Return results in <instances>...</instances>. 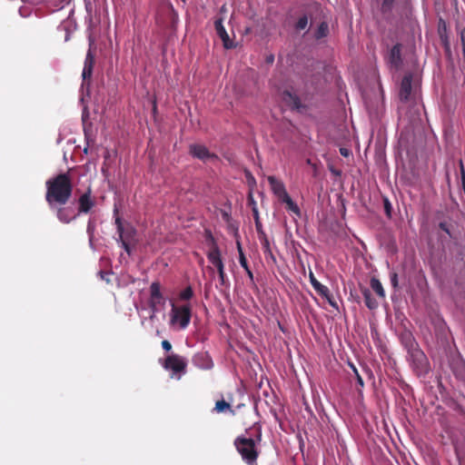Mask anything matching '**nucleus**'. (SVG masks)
Here are the masks:
<instances>
[{"label":"nucleus","mask_w":465,"mask_h":465,"mask_svg":"<svg viewBox=\"0 0 465 465\" xmlns=\"http://www.w3.org/2000/svg\"><path fill=\"white\" fill-rule=\"evenodd\" d=\"M46 201L53 208L56 204L64 205L72 194V183L65 173L59 174L46 182Z\"/></svg>","instance_id":"1"},{"label":"nucleus","mask_w":465,"mask_h":465,"mask_svg":"<svg viewBox=\"0 0 465 465\" xmlns=\"http://www.w3.org/2000/svg\"><path fill=\"white\" fill-rule=\"evenodd\" d=\"M169 324L174 330H184L191 321V306L189 304L176 305L172 302L169 313Z\"/></svg>","instance_id":"2"},{"label":"nucleus","mask_w":465,"mask_h":465,"mask_svg":"<svg viewBox=\"0 0 465 465\" xmlns=\"http://www.w3.org/2000/svg\"><path fill=\"white\" fill-rule=\"evenodd\" d=\"M260 440V437L257 440L252 439L239 437L235 440V446L239 453L241 454L243 460L249 465H256V459L258 451L256 448V442Z\"/></svg>","instance_id":"3"},{"label":"nucleus","mask_w":465,"mask_h":465,"mask_svg":"<svg viewBox=\"0 0 465 465\" xmlns=\"http://www.w3.org/2000/svg\"><path fill=\"white\" fill-rule=\"evenodd\" d=\"M186 361L182 356L171 354L166 357L163 363V367L166 371H172L171 378L180 380L182 374L184 373L186 368Z\"/></svg>","instance_id":"4"},{"label":"nucleus","mask_w":465,"mask_h":465,"mask_svg":"<svg viewBox=\"0 0 465 465\" xmlns=\"http://www.w3.org/2000/svg\"><path fill=\"white\" fill-rule=\"evenodd\" d=\"M116 222L122 246L127 253H131V247L138 242L136 231L132 226L123 227L118 220Z\"/></svg>","instance_id":"5"},{"label":"nucleus","mask_w":465,"mask_h":465,"mask_svg":"<svg viewBox=\"0 0 465 465\" xmlns=\"http://www.w3.org/2000/svg\"><path fill=\"white\" fill-rule=\"evenodd\" d=\"M267 180L270 183L272 192L279 199V201L282 199L286 194H288L285 186L282 181H280L279 179L272 175L268 176Z\"/></svg>","instance_id":"6"},{"label":"nucleus","mask_w":465,"mask_h":465,"mask_svg":"<svg viewBox=\"0 0 465 465\" xmlns=\"http://www.w3.org/2000/svg\"><path fill=\"white\" fill-rule=\"evenodd\" d=\"M191 153L203 161H210L215 158V155L211 153L208 149L202 144H193L190 147Z\"/></svg>","instance_id":"7"},{"label":"nucleus","mask_w":465,"mask_h":465,"mask_svg":"<svg viewBox=\"0 0 465 465\" xmlns=\"http://www.w3.org/2000/svg\"><path fill=\"white\" fill-rule=\"evenodd\" d=\"M215 30L219 37L222 39L223 46L226 49L232 48L234 46L233 42L230 39L229 35L227 34L223 25V19L220 18L215 21Z\"/></svg>","instance_id":"8"},{"label":"nucleus","mask_w":465,"mask_h":465,"mask_svg":"<svg viewBox=\"0 0 465 465\" xmlns=\"http://www.w3.org/2000/svg\"><path fill=\"white\" fill-rule=\"evenodd\" d=\"M94 63V56L90 48L86 54V57L84 60V69H83V73H82V76H83L84 80L91 77Z\"/></svg>","instance_id":"9"},{"label":"nucleus","mask_w":465,"mask_h":465,"mask_svg":"<svg viewBox=\"0 0 465 465\" xmlns=\"http://www.w3.org/2000/svg\"><path fill=\"white\" fill-rule=\"evenodd\" d=\"M411 93V76L406 75L401 81L400 96L401 100L409 99Z\"/></svg>","instance_id":"10"},{"label":"nucleus","mask_w":465,"mask_h":465,"mask_svg":"<svg viewBox=\"0 0 465 465\" xmlns=\"http://www.w3.org/2000/svg\"><path fill=\"white\" fill-rule=\"evenodd\" d=\"M309 278H310V282L312 285V287L314 288V290L322 296L323 297H328L329 295V289L322 284L320 282L317 281V279L315 278L314 274L310 272L309 273Z\"/></svg>","instance_id":"11"},{"label":"nucleus","mask_w":465,"mask_h":465,"mask_svg":"<svg viewBox=\"0 0 465 465\" xmlns=\"http://www.w3.org/2000/svg\"><path fill=\"white\" fill-rule=\"evenodd\" d=\"M94 205L90 198V192L83 194L79 199V212L87 213Z\"/></svg>","instance_id":"12"},{"label":"nucleus","mask_w":465,"mask_h":465,"mask_svg":"<svg viewBox=\"0 0 465 465\" xmlns=\"http://www.w3.org/2000/svg\"><path fill=\"white\" fill-rule=\"evenodd\" d=\"M282 203L286 204L288 211L294 213L296 216L301 215V211L298 205L292 200L289 194H286L282 199L280 200Z\"/></svg>","instance_id":"13"},{"label":"nucleus","mask_w":465,"mask_h":465,"mask_svg":"<svg viewBox=\"0 0 465 465\" xmlns=\"http://www.w3.org/2000/svg\"><path fill=\"white\" fill-rule=\"evenodd\" d=\"M57 217L63 223H69L75 215L69 208H59L57 211Z\"/></svg>","instance_id":"14"},{"label":"nucleus","mask_w":465,"mask_h":465,"mask_svg":"<svg viewBox=\"0 0 465 465\" xmlns=\"http://www.w3.org/2000/svg\"><path fill=\"white\" fill-rule=\"evenodd\" d=\"M214 411L218 413L231 411L232 413L234 414V412L231 410V403L225 401L224 400H220V401H216Z\"/></svg>","instance_id":"15"},{"label":"nucleus","mask_w":465,"mask_h":465,"mask_svg":"<svg viewBox=\"0 0 465 465\" xmlns=\"http://www.w3.org/2000/svg\"><path fill=\"white\" fill-rule=\"evenodd\" d=\"M371 286L372 288V290L381 298H384L385 297V292H384V289L381 283V282L376 279V278H372L371 280Z\"/></svg>","instance_id":"16"},{"label":"nucleus","mask_w":465,"mask_h":465,"mask_svg":"<svg viewBox=\"0 0 465 465\" xmlns=\"http://www.w3.org/2000/svg\"><path fill=\"white\" fill-rule=\"evenodd\" d=\"M208 258L215 267L223 264L220 252L218 251V249H213V251H211L208 254Z\"/></svg>","instance_id":"17"},{"label":"nucleus","mask_w":465,"mask_h":465,"mask_svg":"<svg viewBox=\"0 0 465 465\" xmlns=\"http://www.w3.org/2000/svg\"><path fill=\"white\" fill-rule=\"evenodd\" d=\"M401 61V50L398 45H395L392 47L391 51V62L395 65L398 66Z\"/></svg>","instance_id":"18"},{"label":"nucleus","mask_w":465,"mask_h":465,"mask_svg":"<svg viewBox=\"0 0 465 465\" xmlns=\"http://www.w3.org/2000/svg\"><path fill=\"white\" fill-rule=\"evenodd\" d=\"M362 294L365 299V303L370 309H374L377 307V302L371 297V292L368 289L362 290Z\"/></svg>","instance_id":"19"},{"label":"nucleus","mask_w":465,"mask_h":465,"mask_svg":"<svg viewBox=\"0 0 465 465\" xmlns=\"http://www.w3.org/2000/svg\"><path fill=\"white\" fill-rule=\"evenodd\" d=\"M249 198L250 200L253 203V208H252V211H253V214H254V218H255V225H256V229H257V232L259 233H261V232H263L262 229V224H261V222L259 220V213H258V210H257V207L255 206V203L253 202V199H252V195L250 194L249 195Z\"/></svg>","instance_id":"20"},{"label":"nucleus","mask_w":465,"mask_h":465,"mask_svg":"<svg viewBox=\"0 0 465 465\" xmlns=\"http://www.w3.org/2000/svg\"><path fill=\"white\" fill-rule=\"evenodd\" d=\"M150 290H151V298L160 299L162 294L160 292V285L157 282H153Z\"/></svg>","instance_id":"21"},{"label":"nucleus","mask_w":465,"mask_h":465,"mask_svg":"<svg viewBox=\"0 0 465 465\" xmlns=\"http://www.w3.org/2000/svg\"><path fill=\"white\" fill-rule=\"evenodd\" d=\"M238 249L240 252V263L246 270L249 276L252 277V272L248 268L246 258L244 257L240 245H238Z\"/></svg>","instance_id":"22"},{"label":"nucleus","mask_w":465,"mask_h":465,"mask_svg":"<svg viewBox=\"0 0 465 465\" xmlns=\"http://www.w3.org/2000/svg\"><path fill=\"white\" fill-rule=\"evenodd\" d=\"M260 237L262 240V244L264 249V252H271L269 240L267 239V237L263 232H261Z\"/></svg>","instance_id":"23"},{"label":"nucleus","mask_w":465,"mask_h":465,"mask_svg":"<svg viewBox=\"0 0 465 465\" xmlns=\"http://www.w3.org/2000/svg\"><path fill=\"white\" fill-rule=\"evenodd\" d=\"M308 25V18L307 16H302L297 24H296V29L297 30H304Z\"/></svg>","instance_id":"24"},{"label":"nucleus","mask_w":465,"mask_h":465,"mask_svg":"<svg viewBox=\"0 0 465 465\" xmlns=\"http://www.w3.org/2000/svg\"><path fill=\"white\" fill-rule=\"evenodd\" d=\"M328 33V25L324 23L321 24L317 32V37L321 38L327 35Z\"/></svg>","instance_id":"25"},{"label":"nucleus","mask_w":465,"mask_h":465,"mask_svg":"<svg viewBox=\"0 0 465 465\" xmlns=\"http://www.w3.org/2000/svg\"><path fill=\"white\" fill-rule=\"evenodd\" d=\"M150 303H151V307L154 312L156 311V306L160 305V304H163L164 300H163V296H161L160 299L151 298Z\"/></svg>","instance_id":"26"},{"label":"nucleus","mask_w":465,"mask_h":465,"mask_svg":"<svg viewBox=\"0 0 465 465\" xmlns=\"http://www.w3.org/2000/svg\"><path fill=\"white\" fill-rule=\"evenodd\" d=\"M193 296V291L190 287L185 288L183 292L180 293V298L182 300H189Z\"/></svg>","instance_id":"27"},{"label":"nucleus","mask_w":465,"mask_h":465,"mask_svg":"<svg viewBox=\"0 0 465 465\" xmlns=\"http://www.w3.org/2000/svg\"><path fill=\"white\" fill-rule=\"evenodd\" d=\"M391 282L394 288L398 286V276L397 273L393 272L391 274Z\"/></svg>","instance_id":"28"},{"label":"nucleus","mask_w":465,"mask_h":465,"mask_svg":"<svg viewBox=\"0 0 465 465\" xmlns=\"http://www.w3.org/2000/svg\"><path fill=\"white\" fill-rule=\"evenodd\" d=\"M216 268L218 270L219 276H220V278H221V280L223 282V278H224L223 263L219 265V266H217Z\"/></svg>","instance_id":"29"},{"label":"nucleus","mask_w":465,"mask_h":465,"mask_svg":"<svg viewBox=\"0 0 465 465\" xmlns=\"http://www.w3.org/2000/svg\"><path fill=\"white\" fill-rule=\"evenodd\" d=\"M162 347L163 350L169 351L172 349V345L168 341H162Z\"/></svg>","instance_id":"30"},{"label":"nucleus","mask_w":465,"mask_h":465,"mask_svg":"<svg viewBox=\"0 0 465 465\" xmlns=\"http://www.w3.org/2000/svg\"><path fill=\"white\" fill-rule=\"evenodd\" d=\"M340 153L342 156L348 157L351 154V151L348 148L341 147Z\"/></svg>","instance_id":"31"},{"label":"nucleus","mask_w":465,"mask_h":465,"mask_svg":"<svg viewBox=\"0 0 465 465\" xmlns=\"http://www.w3.org/2000/svg\"><path fill=\"white\" fill-rule=\"evenodd\" d=\"M393 0H384L382 4L383 9H390L392 5Z\"/></svg>","instance_id":"32"},{"label":"nucleus","mask_w":465,"mask_h":465,"mask_svg":"<svg viewBox=\"0 0 465 465\" xmlns=\"http://www.w3.org/2000/svg\"><path fill=\"white\" fill-rule=\"evenodd\" d=\"M460 38H461V42L463 45V50H465V32L464 31L461 32Z\"/></svg>","instance_id":"33"},{"label":"nucleus","mask_w":465,"mask_h":465,"mask_svg":"<svg viewBox=\"0 0 465 465\" xmlns=\"http://www.w3.org/2000/svg\"><path fill=\"white\" fill-rule=\"evenodd\" d=\"M353 370H354V372H355V373H356V375H357L358 382L360 383V385H361V386H362V385H363L362 379H361V378L360 377V375L358 374L357 370H356L355 368H354Z\"/></svg>","instance_id":"34"},{"label":"nucleus","mask_w":465,"mask_h":465,"mask_svg":"<svg viewBox=\"0 0 465 465\" xmlns=\"http://www.w3.org/2000/svg\"><path fill=\"white\" fill-rule=\"evenodd\" d=\"M248 178H249L250 184H252V185L255 184V179L252 175L248 174Z\"/></svg>","instance_id":"35"},{"label":"nucleus","mask_w":465,"mask_h":465,"mask_svg":"<svg viewBox=\"0 0 465 465\" xmlns=\"http://www.w3.org/2000/svg\"><path fill=\"white\" fill-rule=\"evenodd\" d=\"M221 11L222 12H226V6L225 5H223L222 8H221Z\"/></svg>","instance_id":"36"},{"label":"nucleus","mask_w":465,"mask_h":465,"mask_svg":"<svg viewBox=\"0 0 465 465\" xmlns=\"http://www.w3.org/2000/svg\"><path fill=\"white\" fill-rule=\"evenodd\" d=\"M417 356H420V358H424L423 354L421 352H418Z\"/></svg>","instance_id":"37"}]
</instances>
